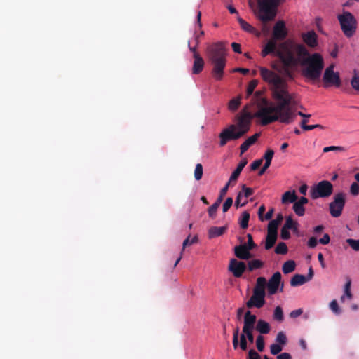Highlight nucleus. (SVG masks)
Returning a JSON list of instances; mask_svg holds the SVG:
<instances>
[{"mask_svg":"<svg viewBox=\"0 0 359 359\" xmlns=\"http://www.w3.org/2000/svg\"><path fill=\"white\" fill-rule=\"evenodd\" d=\"M262 79L268 83L276 104L262 107L255 114L261 119L262 126L278 121L283 123L293 121L294 114L292 108L297 104L294 93H290L286 81L275 72L266 67H259Z\"/></svg>","mask_w":359,"mask_h":359,"instance_id":"obj_1","label":"nucleus"},{"mask_svg":"<svg viewBox=\"0 0 359 359\" xmlns=\"http://www.w3.org/2000/svg\"><path fill=\"white\" fill-rule=\"evenodd\" d=\"M294 50L293 53L287 52L285 57H282L285 74L292 77L290 69L301 65L304 67L302 74L305 78L313 81L318 80L324 68L323 57L317 53L310 55L302 44H295Z\"/></svg>","mask_w":359,"mask_h":359,"instance_id":"obj_2","label":"nucleus"},{"mask_svg":"<svg viewBox=\"0 0 359 359\" xmlns=\"http://www.w3.org/2000/svg\"><path fill=\"white\" fill-rule=\"evenodd\" d=\"M287 29L284 21H278L273 29L272 37L265 45L262 50V56L265 57L269 54H273L278 57L282 62V57H285L287 53H293L294 46L296 43H289L288 42L281 43L278 48L277 41H283L287 36Z\"/></svg>","mask_w":359,"mask_h":359,"instance_id":"obj_3","label":"nucleus"},{"mask_svg":"<svg viewBox=\"0 0 359 359\" xmlns=\"http://www.w3.org/2000/svg\"><path fill=\"white\" fill-rule=\"evenodd\" d=\"M207 54L208 59L213 66L212 76L217 81L222 79L224 69L226 67V49L223 42L213 43L208 46Z\"/></svg>","mask_w":359,"mask_h":359,"instance_id":"obj_4","label":"nucleus"},{"mask_svg":"<svg viewBox=\"0 0 359 359\" xmlns=\"http://www.w3.org/2000/svg\"><path fill=\"white\" fill-rule=\"evenodd\" d=\"M266 280L264 277H259L253 289L252 297L246 302L248 309L253 307L260 309L265 304Z\"/></svg>","mask_w":359,"mask_h":359,"instance_id":"obj_5","label":"nucleus"},{"mask_svg":"<svg viewBox=\"0 0 359 359\" xmlns=\"http://www.w3.org/2000/svg\"><path fill=\"white\" fill-rule=\"evenodd\" d=\"M337 18L344 35L348 38L351 37L357 28V22L354 16L350 12L345 11L339 15Z\"/></svg>","mask_w":359,"mask_h":359,"instance_id":"obj_6","label":"nucleus"},{"mask_svg":"<svg viewBox=\"0 0 359 359\" xmlns=\"http://www.w3.org/2000/svg\"><path fill=\"white\" fill-rule=\"evenodd\" d=\"M252 118V114L246 109H243L236 116V123L233 125L236 130L242 134V137L249 131Z\"/></svg>","mask_w":359,"mask_h":359,"instance_id":"obj_7","label":"nucleus"},{"mask_svg":"<svg viewBox=\"0 0 359 359\" xmlns=\"http://www.w3.org/2000/svg\"><path fill=\"white\" fill-rule=\"evenodd\" d=\"M279 0H258L259 6V18L263 22H266L272 20L275 16L276 13L272 10L273 6H276Z\"/></svg>","mask_w":359,"mask_h":359,"instance_id":"obj_8","label":"nucleus"},{"mask_svg":"<svg viewBox=\"0 0 359 359\" xmlns=\"http://www.w3.org/2000/svg\"><path fill=\"white\" fill-rule=\"evenodd\" d=\"M333 191V185L327 180L319 182L311 189V196L313 199L326 198L330 196Z\"/></svg>","mask_w":359,"mask_h":359,"instance_id":"obj_9","label":"nucleus"},{"mask_svg":"<svg viewBox=\"0 0 359 359\" xmlns=\"http://www.w3.org/2000/svg\"><path fill=\"white\" fill-rule=\"evenodd\" d=\"M334 65L332 64L327 67L323 76V86L328 88L330 86L340 87L341 81L338 72L334 71Z\"/></svg>","mask_w":359,"mask_h":359,"instance_id":"obj_10","label":"nucleus"},{"mask_svg":"<svg viewBox=\"0 0 359 359\" xmlns=\"http://www.w3.org/2000/svg\"><path fill=\"white\" fill-rule=\"evenodd\" d=\"M346 203V194L343 192L334 195L333 201L329 205L330 213L333 217H339Z\"/></svg>","mask_w":359,"mask_h":359,"instance_id":"obj_11","label":"nucleus"},{"mask_svg":"<svg viewBox=\"0 0 359 359\" xmlns=\"http://www.w3.org/2000/svg\"><path fill=\"white\" fill-rule=\"evenodd\" d=\"M241 137L242 134L236 130V126L230 125L219 133V146L224 147L229 141L236 140Z\"/></svg>","mask_w":359,"mask_h":359,"instance_id":"obj_12","label":"nucleus"},{"mask_svg":"<svg viewBox=\"0 0 359 359\" xmlns=\"http://www.w3.org/2000/svg\"><path fill=\"white\" fill-rule=\"evenodd\" d=\"M281 273L279 271H277L274 273L273 276L269 278L268 283L266 284V287H267V290L269 295H273L277 293L280 285L281 286L280 291H283V283H281Z\"/></svg>","mask_w":359,"mask_h":359,"instance_id":"obj_13","label":"nucleus"},{"mask_svg":"<svg viewBox=\"0 0 359 359\" xmlns=\"http://www.w3.org/2000/svg\"><path fill=\"white\" fill-rule=\"evenodd\" d=\"M247 269L245 262L238 261L236 259H231L229 262L228 270L232 273L234 277L240 278Z\"/></svg>","mask_w":359,"mask_h":359,"instance_id":"obj_14","label":"nucleus"},{"mask_svg":"<svg viewBox=\"0 0 359 359\" xmlns=\"http://www.w3.org/2000/svg\"><path fill=\"white\" fill-rule=\"evenodd\" d=\"M239 331V327H237L233 330V332L232 344L233 348L236 349L239 346L242 351H246L248 349V341L245 339V334H241L240 341H238Z\"/></svg>","mask_w":359,"mask_h":359,"instance_id":"obj_15","label":"nucleus"},{"mask_svg":"<svg viewBox=\"0 0 359 359\" xmlns=\"http://www.w3.org/2000/svg\"><path fill=\"white\" fill-rule=\"evenodd\" d=\"M234 254L237 258L244 260H248L253 256L249 248L244 244L236 245L234 248Z\"/></svg>","mask_w":359,"mask_h":359,"instance_id":"obj_16","label":"nucleus"},{"mask_svg":"<svg viewBox=\"0 0 359 359\" xmlns=\"http://www.w3.org/2000/svg\"><path fill=\"white\" fill-rule=\"evenodd\" d=\"M302 38L303 41L311 48H314L318 45V36L313 30L302 33Z\"/></svg>","mask_w":359,"mask_h":359,"instance_id":"obj_17","label":"nucleus"},{"mask_svg":"<svg viewBox=\"0 0 359 359\" xmlns=\"http://www.w3.org/2000/svg\"><path fill=\"white\" fill-rule=\"evenodd\" d=\"M260 136V133H257L255 135L249 137L247 138L241 145L240 150H241V154H244L250 146H252L253 144H255L259 137Z\"/></svg>","mask_w":359,"mask_h":359,"instance_id":"obj_18","label":"nucleus"},{"mask_svg":"<svg viewBox=\"0 0 359 359\" xmlns=\"http://www.w3.org/2000/svg\"><path fill=\"white\" fill-rule=\"evenodd\" d=\"M255 330L260 333L259 335L266 334L271 331V325L264 320L259 319L257 322Z\"/></svg>","mask_w":359,"mask_h":359,"instance_id":"obj_19","label":"nucleus"},{"mask_svg":"<svg viewBox=\"0 0 359 359\" xmlns=\"http://www.w3.org/2000/svg\"><path fill=\"white\" fill-rule=\"evenodd\" d=\"M194 61L192 67V73L198 74L202 72L204 67V60L201 55H195L194 57Z\"/></svg>","mask_w":359,"mask_h":359,"instance_id":"obj_20","label":"nucleus"},{"mask_svg":"<svg viewBox=\"0 0 359 359\" xmlns=\"http://www.w3.org/2000/svg\"><path fill=\"white\" fill-rule=\"evenodd\" d=\"M247 163V160H243L238 163L236 169L232 172L229 182L232 183L233 182H236L238 180L241 172H242L244 167L246 165Z\"/></svg>","mask_w":359,"mask_h":359,"instance_id":"obj_21","label":"nucleus"},{"mask_svg":"<svg viewBox=\"0 0 359 359\" xmlns=\"http://www.w3.org/2000/svg\"><path fill=\"white\" fill-rule=\"evenodd\" d=\"M298 197L294 190L287 191L285 192L281 198V202L283 204L288 203H294L297 200Z\"/></svg>","mask_w":359,"mask_h":359,"instance_id":"obj_22","label":"nucleus"},{"mask_svg":"<svg viewBox=\"0 0 359 359\" xmlns=\"http://www.w3.org/2000/svg\"><path fill=\"white\" fill-rule=\"evenodd\" d=\"M198 236H194L191 240H190V236H189L184 241H183V243H182V251H181V254H180V256L177 258V259L176 260L175 264H174V267H175L178 263L180 262V261L182 259V255L183 253V252L184 251V249L187 246V245H192V244H194V243H196L198 242Z\"/></svg>","mask_w":359,"mask_h":359,"instance_id":"obj_23","label":"nucleus"},{"mask_svg":"<svg viewBox=\"0 0 359 359\" xmlns=\"http://www.w3.org/2000/svg\"><path fill=\"white\" fill-rule=\"evenodd\" d=\"M226 226H212L208 231L209 238H213L223 235L226 230Z\"/></svg>","mask_w":359,"mask_h":359,"instance_id":"obj_24","label":"nucleus"},{"mask_svg":"<svg viewBox=\"0 0 359 359\" xmlns=\"http://www.w3.org/2000/svg\"><path fill=\"white\" fill-rule=\"evenodd\" d=\"M307 282L306 277L301 274H295L290 280V285L292 287H297L304 285Z\"/></svg>","mask_w":359,"mask_h":359,"instance_id":"obj_25","label":"nucleus"},{"mask_svg":"<svg viewBox=\"0 0 359 359\" xmlns=\"http://www.w3.org/2000/svg\"><path fill=\"white\" fill-rule=\"evenodd\" d=\"M264 266V262L259 259H252L248 263L247 269L249 271H252L255 269H261Z\"/></svg>","mask_w":359,"mask_h":359,"instance_id":"obj_26","label":"nucleus"},{"mask_svg":"<svg viewBox=\"0 0 359 359\" xmlns=\"http://www.w3.org/2000/svg\"><path fill=\"white\" fill-rule=\"evenodd\" d=\"M250 213L247 211H244L240 219H239V225L241 229H245L248 226V222L250 220Z\"/></svg>","mask_w":359,"mask_h":359,"instance_id":"obj_27","label":"nucleus"},{"mask_svg":"<svg viewBox=\"0 0 359 359\" xmlns=\"http://www.w3.org/2000/svg\"><path fill=\"white\" fill-rule=\"evenodd\" d=\"M277 240V235L272 234L271 233H268L266 238L265 249L269 250L273 247Z\"/></svg>","mask_w":359,"mask_h":359,"instance_id":"obj_28","label":"nucleus"},{"mask_svg":"<svg viewBox=\"0 0 359 359\" xmlns=\"http://www.w3.org/2000/svg\"><path fill=\"white\" fill-rule=\"evenodd\" d=\"M296 264L293 260H288L285 262L282 267L283 272L285 274H287L294 271Z\"/></svg>","mask_w":359,"mask_h":359,"instance_id":"obj_29","label":"nucleus"},{"mask_svg":"<svg viewBox=\"0 0 359 359\" xmlns=\"http://www.w3.org/2000/svg\"><path fill=\"white\" fill-rule=\"evenodd\" d=\"M273 320L281 323L284 320V315L282 308L280 306H277L273 311Z\"/></svg>","mask_w":359,"mask_h":359,"instance_id":"obj_30","label":"nucleus"},{"mask_svg":"<svg viewBox=\"0 0 359 359\" xmlns=\"http://www.w3.org/2000/svg\"><path fill=\"white\" fill-rule=\"evenodd\" d=\"M297 225L298 224L289 216L286 218L285 223L283 227L288 230L292 229L294 231H297Z\"/></svg>","mask_w":359,"mask_h":359,"instance_id":"obj_31","label":"nucleus"},{"mask_svg":"<svg viewBox=\"0 0 359 359\" xmlns=\"http://www.w3.org/2000/svg\"><path fill=\"white\" fill-rule=\"evenodd\" d=\"M257 317L255 314H252L250 311H247L244 315L243 323L257 324Z\"/></svg>","mask_w":359,"mask_h":359,"instance_id":"obj_32","label":"nucleus"},{"mask_svg":"<svg viewBox=\"0 0 359 359\" xmlns=\"http://www.w3.org/2000/svg\"><path fill=\"white\" fill-rule=\"evenodd\" d=\"M241 104V97H238L236 98H233L229 101V109L231 111H236L238 109Z\"/></svg>","mask_w":359,"mask_h":359,"instance_id":"obj_33","label":"nucleus"},{"mask_svg":"<svg viewBox=\"0 0 359 359\" xmlns=\"http://www.w3.org/2000/svg\"><path fill=\"white\" fill-rule=\"evenodd\" d=\"M238 23L239 25H241V28L248 32H253V27L252 25H250L249 23H248L246 21H245L243 19H242L241 18L238 17Z\"/></svg>","mask_w":359,"mask_h":359,"instance_id":"obj_34","label":"nucleus"},{"mask_svg":"<svg viewBox=\"0 0 359 359\" xmlns=\"http://www.w3.org/2000/svg\"><path fill=\"white\" fill-rule=\"evenodd\" d=\"M288 251L286 244L283 242L279 243L275 248V252L280 255H285Z\"/></svg>","mask_w":359,"mask_h":359,"instance_id":"obj_35","label":"nucleus"},{"mask_svg":"<svg viewBox=\"0 0 359 359\" xmlns=\"http://www.w3.org/2000/svg\"><path fill=\"white\" fill-rule=\"evenodd\" d=\"M273 155H274V151H273V150H272L271 149H269L266 151V153L264 156V158L265 160L264 165L270 166Z\"/></svg>","mask_w":359,"mask_h":359,"instance_id":"obj_36","label":"nucleus"},{"mask_svg":"<svg viewBox=\"0 0 359 359\" xmlns=\"http://www.w3.org/2000/svg\"><path fill=\"white\" fill-rule=\"evenodd\" d=\"M293 210L298 216H303L305 213V209L303 205L299 204L296 201L294 202Z\"/></svg>","mask_w":359,"mask_h":359,"instance_id":"obj_37","label":"nucleus"},{"mask_svg":"<svg viewBox=\"0 0 359 359\" xmlns=\"http://www.w3.org/2000/svg\"><path fill=\"white\" fill-rule=\"evenodd\" d=\"M203 165L201 163H198L196 165L194 170V178L196 180H200L203 177Z\"/></svg>","mask_w":359,"mask_h":359,"instance_id":"obj_38","label":"nucleus"},{"mask_svg":"<svg viewBox=\"0 0 359 359\" xmlns=\"http://www.w3.org/2000/svg\"><path fill=\"white\" fill-rule=\"evenodd\" d=\"M256 346L259 351L262 352L264 349V337L262 335H258L256 339Z\"/></svg>","mask_w":359,"mask_h":359,"instance_id":"obj_39","label":"nucleus"},{"mask_svg":"<svg viewBox=\"0 0 359 359\" xmlns=\"http://www.w3.org/2000/svg\"><path fill=\"white\" fill-rule=\"evenodd\" d=\"M220 202H217V201H216L209 208H208V215L210 217L212 218H215V215H216V212H217V210L218 208V207L220 205Z\"/></svg>","mask_w":359,"mask_h":359,"instance_id":"obj_40","label":"nucleus"},{"mask_svg":"<svg viewBox=\"0 0 359 359\" xmlns=\"http://www.w3.org/2000/svg\"><path fill=\"white\" fill-rule=\"evenodd\" d=\"M276 341L281 345L284 346L287 344V337L283 332H279L276 336Z\"/></svg>","mask_w":359,"mask_h":359,"instance_id":"obj_41","label":"nucleus"},{"mask_svg":"<svg viewBox=\"0 0 359 359\" xmlns=\"http://www.w3.org/2000/svg\"><path fill=\"white\" fill-rule=\"evenodd\" d=\"M278 224L275 221H270L268 224L267 233L277 235Z\"/></svg>","mask_w":359,"mask_h":359,"instance_id":"obj_42","label":"nucleus"},{"mask_svg":"<svg viewBox=\"0 0 359 359\" xmlns=\"http://www.w3.org/2000/svg\"><path fill=\"white\" fill-rule=\"evenodd\" d=\"M344 147L341 146H329L323 148V152L327 153L329 151H345Z\"/></svg>","mask_w":359,"mask_h":359,"instance_id":"obj_43","label":"nucleus"},{"mask_svg":"<svg viewBox=\"0 0 359 359\" xmlns=\"http://www.w3.org/2000/svg\"><path fill=\"white\" fill-rule=\"evenodd\" d=\"M258 84V81L257 80H252L250 81V83L248 85L247 87V95L250 96L252 94L253 91L255 90V88L257 87Z\"/></svg>","mask_w":359,"mask_h":359,"instance_id":"obj_44","label":"nucleus"},{"mask_svg":"<svg viewBox=\"0 0 359 359\" xmlns=\"http://www.w3.org/2000/svg\"><path fill=\"white\" fill-rule=\"evenodd\" d=\"M231 182L228 181V182L226 183V184L220 190V193H219V197L217 198V199L216 201H217V202H222L224 196L226 194V192L228 191V189L229 187V186L231 185Z\"/></svg>","mask_w":359,"mask_h":359,"instance_id":"obj_45","label":"nucleus"},{"mask_svg":"<svg viewBox=\"0 0 359 359\" xmlns=\"http://www.w3.org/2000/svg\"><path fill=\"white\" fill-rule=\"evenodd\" d=\"M350 194L353 196H357L359 195V184L357 182H354L351 184Z\"/></svg>","mask_w":359,"mask_h":359,"instance_id":"obj_46","label":"nucleus"},{"mask_svg":"<svg viewBox=\"0 0 359 359\" xmlns=\"http://www.w3.org/2000/svg\"><path fill=\"white\" fill-rule=\"evenodd\" d=\"M282 350V346L278 344H273L270 346V351L272 355H278Z\"/></svg>","mask_w":359,"mask_h":359,"instance_id":"obj_47","label":"nucleus"},{"mask_svg":"<svg viewBox=\"0 0 359 359\" xmlns=\"http://www.w3.org/2000/svg\"><path fill=\"white\" fill-rule=\"evenodd\" d=\"M351 280L350 278H348L345 285H344V294L348 298H352V294L351 292Z\"/></svg>","mask_w":359,"mask_h":359,"instance_id":"obj_48","label":"nucleus"},{"mask_svg":"<svg viewBox=\"0 0 359 359\" xmlns=\"http://www.w3.org/2000/svg\"><path fill=\"white\" fill-rule=\"evenodd\" d=\"M256 325L252 323H243L242 333L253 332L255 329Z\"/></svg>","mask_w":359,"mask_h":359,"instance_id":"obj_49","label":"nucleus"},{"mask_svg":"<svg viewBox=\"0 0 359 359\" xmlns=\"http://www.w3.org/2000/svg\"><path fill=\"white\" fill-rule=\"evenodd\" d=\"M242 197H243V192L242 191H239L238 195H237V197L236 198V201H235V207L236 208H238L239 207H243V206H245L247 204V203H248L247 201H244L242 203H241V199Z\"/></svg>","mask_w":359,"mask_h":359,"instance_id":"obj_50","label":"nucleus"},{"mask_svg":"<svg viewBox=\"0 0 359 359\" xmlns=\"http://www.w3.org/2000/svg\"><path fill=\"white\" fill-rule=\"evenodd\" d=\"M346 243L355 251L359 250V239L354 240L352 238H348L346 240Z\"/></svg>","mask_w":359,"mask_h":359,"instance_id":"obj_51","label":"nucleus"},{"mask_svg":"<svg viewBox=\"0 0 359 359\" xmlns=\"http://www.w3.org/2000/svg\"><path fill=\"white\" fill-rule=\"evenodd\" d=\"M330 309L336 314H339L341 310L337 300L334 299L330 303Z\"/></svg>","mask_w":359,"mask_h":359,"instance_id":"obj_52","label":"nucleus"},{"mask_svg":"<svg viewBox=\"0 0 359 359\" xmlns=\"http://www.w3.org/2000/svg\"><path fill=\"white\" fill-rule=\"evenodd\" d=\"M232 204L233 198L231 197L227 198L222 205L223 212H226L229 210V209L232 206Z\"/></svg>","mask_w":359,"mask_h":359,"instance_id":"obj_53","label":"nucleus"},{"mask_svg":"<svg viewBox=\"0 0 359 359\" xmlns=\"http://www.w3.org/2000/svg\"><path fill=\"white\" fill-rule=\"evenodd\" d=\"M243 196L248 198L253 194L254 190L252 188L247 187L245 184L242 186Z\"/></svg>","mask_w":359,"mask_h":359,"instance_id":"obj_54","label":"nucleus"},{"mask_svg":"<svg viewBox=\"0 0 359 359\" xmlns=\"http://www.w3.org/2000/svg\"><path fill=\"white\" fill-rule=\"evenodd\" d=\"M247 237H248V241H247V243H245L243 244L245 245L246 247L249 248V249L251 250L253 248H255L257 245L254 243L252 236L251 234L248 233L247 235Z\"/></svg>","mask_w":359,"mask_h":359,"instance_id":"obj_55","label":"nucleus"},{"mask_svg":"<svg viewBox=\"0 0 359 359\" xmlns=\"http://www.w3.org/2000/svg\"><path fill=\"white\" fill-rule=\"evenodd\" d=\"M307 119H302L300 123V126L304 130H311L315 129L314 125H307Z\"/></svg>","mask_w":359,"mask_h":359,"instance_id":"obj_56","label":"nucleus"},{"mask_svg":"<svg viewBox=\"0 0 359 359\" xmlns=\"http://www.w3.org/2000/svg\"><path fill=\"white\" fill-rule=\"evenodd\" d=\"M351 83L353 88L359 91V76H357V75L353 76L351 81Z\"/></svg>","mask_w":359,"mask_h":359,"instance_id":"obj_57","label":"nucleus"},{"mask_svg":"<svg viewBox=\"0 0 359 359\" xmlns=\"http://www.w3.org/2000/svg\"><path fill=\"white\" fill-rule=\"evenodd\" d=\"M248 359H261L260 355L254 349L248 351Z\"/></svg>","mask_w":359,"mask_h":359,"instance_id":"obj_58","label":"nucleus"},{"mask_svg":"<svg viewBox=\"0 0 359 359\" xmlns=\"http://www.w3.org/2000/svg\"><path fill=\"white\" fill-rule=\"evenodd\" d=\"M262 162L263 160L262 158L254 161L250 165L251 170H256L258 169L261 166Z\"/></svg>","mask_w":359,"mask_h":359,"instance_id":"obj_59","label":"nucleus"},{"mask_svg":"<svg viewBox=\"0 0 359 359\" xmlns=\"http://www.w3.org/2000/svg\"><path fill=\"white\" fill-rule=\"evenodd\" d=\"M280 238L283 240H288L290 238V233L288 229L282 227L280 231Z\"/></svg>","mask_w":359,"mask_h":359,"instance_id":"obj_60","label":"nucleus"},{"mask_svg":"<svg viewBox=\"0 0 359 359\" xmlns=\"http://www.w3.org/2000/svg\"><path fill=\"white\" fill-rule=\"evenodd\" d=\"M317 244H318V241H317L316 238H315V237H311L308 241V246L311 248H316Z\"/></svg>","mask_w":359,"mask_h":359,"instance_id":"obj_61","label":"nucleus"},{"mask_svg":"<svg viewBox=\"0 0 359 359\" xmlns=\"http://www.w3.org/2000/svg\"><path fill=\"white\" fill-rule=\"evenodd\" d=\"M330 238L327 233L324 234L323 238H320L319 243L323 245H327L330 243Z\"/></svg>","mask_w":359,"mask_h":359,"instance_id":"obj_62","label":"nucleus"},{"mask_svg":"<svg viewBox=\"0 0 359 359\" xmlns=\"http://www.w3.org/2000/svg\"><path fill=\"white\" fill-rule=\"evenodd\" d=\"M231 47H232L233 50L235 53H241V46L239 43L233 42L231 43Z\"/></svg>","mask_w":359,"mask_h":359,"instance_id":"obj_63","label":"nucleus"},{"mask_svg":"<svg viewBox=\"0 0 359 359\" xmlns=\"http://www.w3.org/2000/svg\"><path fill=\"white\" fill-rule=\"evenodd\" d=\"M277 359H292V357L288 353H282L277 356Z\"/></svg>","mask_w":359,"mask_h":359,"instance_id":"obj_64","label":"nucleus"}]
</instances>
